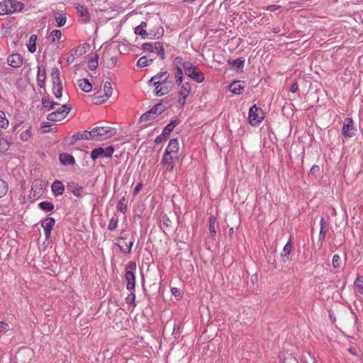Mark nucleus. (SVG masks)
Listing matches in <instances>:
<instances>
[{
  "instance_id": "nucleus-42",
  "label": "nucleus",
  "mask_w": 363,
  "mask_h": 363,
  "mask_svg": "<svg viewBox=\"0 0 363 363\" xmlns=\"http://www.w3.org/2000/svg\"><path fill=\"white\" fill-rule=\"evenodd\" d=\"M92 130L90 131L88 130H84L82 132H78V138L79 140H92Z\"/></svg>"
},
{
  "instance_id": "nucleus-31",
  "label": "nucleus",
  "mask_w": 363,
  "mask_h": 363,
  "mask_svg": "<svg viewBox=\"0 0 363 363\" xmlns=\"http://www.w3.org/2000/svg\"><path fill=\"white\" fill-rule=\"evenodd\" d=\"M154 50H157V55L160 56L161 60L165 59V52L163 43L162 42H155L154 43Z\"/></svg>"
},
{
  "instance_id": "nucleus-52",
  "label": "nucleus",
  "mask_w": 363,
  "mask_h": 363,
  "mask_svg": "<svg viewBox=\"0 0 363 363\" xmlns=\"http://www.w3.org/2000/svg\"><path fill=\"white\" fill-rule=\"evenodd\" d=\"M55 21L58 27L65 26L67 21V17L65 14H60L58 16H55Z\"/></svg>"
},
{
  "instance_id": "nucleus-27",
  "label": "nucleus",
  "mask_w": 363,
  "mask_h": 363,
  "mask_svg": "<svg viewBox=\"0 0 363 363\" xmlns=\"http://www.w3.org/2000/svg\"><path fill=\"white\" fill-rule=\"evenodd\" d=\"M354 286L356 292L359 294L363 296V277L360 275H357L354 282Z\"/></svg>"
},
{
  "instance_id": "nucleus-49",
  "label": "nucleus",
  "mask_w": 363,
  "mask_h": 363,
  "mask_svg": "<svg viewBox=\"0 0 363 363\" xmlns=\"http://www.w3.org/2000/svg\"><path fill=\"white\" fill-rule=\"evenodd\" d=\"M98 67V55H96L88 62V67L90 70H95Z\"/></svg>"
},
{
  "instance_id": "nucleus-36",
  "label": "nucleus",
  "mask_w": 363,
  "mask_h": 363,
  "mask_svg": "<svg viewBox=\"0 0 363 363\" xmlns=\"http://www.w3.org/2000/svg\"><path fill=\"white\" fill-rule=\"evenodd\" d=\"M162 229L166 233V230H169L172 226V221L165 214L162 217Z\"/></svg>"
},
{
  "instance_id": "nucleus-39",
  "label": "nucleus",
  "mask_w": 363,
  "mask_h": 363,
  "mask_svg": "<svg viewBox=\"0 0 363 363\" xmlns=\"http://www.w3.org/2000/svg\"><path fill=\"white\" fill-rule=\"evenodd\" d=\"M52 94L57 99H60L62 95V84H52Z\"/></svg>"
},
{
  "instance_id": "nucleus-47",
  "label": "nucleus",
  "mask_w": 363,
  "mask_h": 363,
  "mask_svg": "<svg viewBox=\"0 0 363 363\" xmlns=\"http://www.w3.org/2000/svg\"><path fill=\"white\" fill-rule=\"evenodd\" d=\"M42 104L44 108L49 107L51 109H54L56 106L59 105L58 103L54 102L52 101H50V100L45 99V98L42 99Z\"/></svg>"
},
{
  "instance_id": "nucleus-3",
  "label": "nucleus",
  "mask_w": 363,
  "mask_h": 363,
  "mask_svg": "<svg viewBox=\"0 0 363 363\" xmlns=\"http://www.w3.org/2000/svg\"><path fill=\"white\" fill-rule=\"evenodd\" d=\"M186 61L183 57L177 56L172 61L173 71L174 74L175 82L177 85H180L183 81L184 71L186 72Z\"/></svg>"
},
{
  "instance_id": "nucleus-35",
  "label": "nucleus",
  "mask_w": 363,
  "mask_h": 363,
  "mask_svg": "<svg viewBox=\"0 0 363 363\" xmlns=\"http://www.w3.org/2000/svg\"><path fill=\"white\" fill-rule=\"evenodd\" d=\"M133 245V241H130L128 243H118L117 245L124 254H129L131 251V248Z\"/></svg>"
},
{
  "instance_id": "nucleus-16",
  "label": "nucleus",
  "mask_w": 363,
  "mask_h": 363,
  "mask_svg": "<svg viewBox=\"0 0 363 363\" xmlns=\"http://www.w3.org/2000/svg\"><path fill=\"white\" fill-rule=\"evenodd\" d=\"M164 32V30L163 27L160 23H157L156 25H154L152 28H149V38L158 39L163 36Z\"/></svg>"
},
{
  "instance_id": "nucleus-6",
  "label": "nucleus",
  "mask_w": 363,
  "mask_h": 363,
  "mask_svg": "<svg viewBox=\"0 0 363 363\" xmlns=\"http://www.w3.org/2000/svg\"><path fill=\"white\" fill-rule=\"evenodd\" d=\"M263 113L255 104L250 107L248 113L249 123L252 126H257L263 120Z\"/></svg>"
},
{
  "instance_id": "nucleus-11",
  "label": "nucleus",
  "mask_w": 363,
  "mask_h": 363,
  "mask_svg": "<svg viewBox=\"0 0 363 363\" xmlns=\"http://www.w3.org/2000/svg\"><path fill=\"white\" fill-rule=\"evenodd\" d=\"M55 223V220L52 217H47L41 222V226L44 230L45 239L47 240H48L50 238L51 232Z\"/></svg>"
},
{
  "instance_id": "nucleus-59",
  "label": "nucleus",
  "mask_w": 363,
  "mask_h": 363,
  "mask_svg": "<svg viewBox=\"0 0 363 363\" xmlns=\"http://www.w3.org/2000/svg\"><path fill=\"white\" fill-rule=\"evenodd\" d=\"M50 127V124L48 122H44L41 124V128L43 130L45 133L50 132L49 128Z\"/></svg>"
},
{
  "instance_id": "nucleus-34",
  "label": "nucleus",
  "mask_w": 363,
  "mask_h": 363,
  "mask_svg": "<svg viewBox=\"0 0 363 363\" xmlns=\"http://www.w3.org/2000/svg\"><path fill=\"white\" fill-rule=\"evenodd\" d=\"M104 96L105 99L103 100V101H106L108 100L112 95V86L110 82H106L104 85Z\"/></svg>"
},
{
  "instance_id": "nucleus-33",
  "label": "nucleus",
  "mask_w": 363,
  "mask_h": 363,
  "mask_svg": "<svg viewBox=\"0 0 363 363\" xmlns=\"http://www.w3.org/2000/svg\"><path fill=\"white\" fill-rule=\"evenodd\" d=\"M38 207L43 211H52L55 208L54 204L50 201H41L38 203Z\"/></svg>"
},
{
  "instance_id": "nucleus-63",
  "label": "nucleus",
  "mask_w": 363,
  "mask_h": 363,
  "mask_svg": "<svg viewBox=\"0 0 363 363\" xmlns=\"http://www.w3.org/2000/svg\"><path fill=\"white\" fill-rule=\"evenodd\" d=\"M320 170V168L318 165H313L311 169H310V172L311 174H314L316 172H318Z\"/></svg>"
},
{
  "instance_id": "nucleus-58",
  "label": "nucleus",
  "mask_w": 363,
  "mask_h": 363,
  "mask_svg": "<svg viewBox=\"0 0 363 363\" xmlns=\"http://www.w3.org/2000/svg\"><path fill=\"white\" fill-rule=\"evenodd\" d=\"M280 7L281 6L279 5L271 4V5H268L265 8V10L267 11H269V12H274V11L278 10Z\"/></svg>"
},
{
  "instance_id": "nucleus-21",
  "label": "nucleus",
  "mask_w": 363,
  "mask_h": 363,
  "mask_svg": "<svg viewBox=\"0 0 363 363\" xmlns=\"http://www.w3.org/2000/svg\"><path fill=\"white\" fill-rule=\"evenodd\" d=\"M46 79L45 68L43 66L38 67L37 83L40 88L45 87Z\"/></svg>"
},
{
  "instance_id": "nucleus-64",
  "label": "nucleus",
  "mask_w": 363,
  "mask_h": 363,
  "mask_svg": "<svg viewBox=\"0 0 363 363\" xmlns=\"http://www.w3.org/2000/svg\"><path fill=\"white\" fill-rule=\"evenodd\" d=\"M89 47V45L88 43H84L82 45V46L79 50L82 52V54H84L86 52V48Z\"/></svg>"
},
{
  "instance_id": "nucleus-10",
  "label": "nucleus",
  "mask_w": 363,
  "mask_h": 363,
  "mask_svg": "<svg viewBox=\"0 0 363 363\" xmlns=\"http://www.w3.org/2000/svg\"><path fill=\"white\" fill-rule=\"evenodd\" d=\"M178 104L181 108H183L186 104V100L191 91V84L188 82L182 83L179 85Z\"/></svg>"
},
{
  "instance_id": "nucleus-8",
  "label": "nucleus",
  "mask_w": 363,
  "mask_h": 363,
  "mask_svg": "<svg viewBox=\"0 0 363 363\" xmlns=\"http://www.w3.org/2000/svg\"><path fill=\"white\" fill-rule=\"evenodd\" d=\"M170 74L167 71L160 72L152 77L151 79L147 82V84L151 86L152 84H157V87L159 86L160 84L165 83V84H173L172 82L169 79Z\"/></svg>"
},
{
  "instance_id": "nucleus-22",
  "label": "nucleus",
  "mask_w": 363,
  "mask_h": 363,
  "mask_svg": "<svg viewBox=\"0 0 363 363\" xmlns=\"http://www.w3.org/2000/svg\"><path fill=\"white\" fill-rule=\"evenodd\" d=\"M292 250L291 238L290 237L288 242L286 243L283 248V252L281 255V260L283 262H286L289 260V255Z\"/></svg>"
},
{
  "instance_id": "nucleus-24",
  "label": "nucleus",
  "mask_w": 363,
  "mask_h": 363,
  "mask_svg": "<svg viewBox=\"0 0 363 363\" xmlns=\"http://www.w3.org/2000/svg\"><path fill=\"white\" fill-rule=\"evenodd\" d=\"M9 13L21 11L24 8V4L20 1L9 0Z\"/></svg>"
},
{
  "instance_id": "nucleus-44",
  "label": "nucleus",
  "mask_w": 363,
  "mask_h": 363,
  "mask_svg": "<svg viewBox=\"0 0 363 363\" xmlns=\"http://www.w3.org/2000/svg\"><path fill=\"white\" fill-rule=\"evenodd\" d=\"M125 198L123 196L117 203V209L123 214L125 213L128 210L127 205L125 203Z\"/></svg>"
},
{
  "instance_id": "nucleus-2",
  "label": "nucleus",
  "mask_w": 363,
  "mask_h": 363,
  "mask_svg": "<svg viewBox=\"0 0 363 363\" xmlns=\"http://www.w3.org/2000/svg\"><path fill=\"white\" fill-rule=\"evenodd\" d=\"M92 130V140L101 141L111 138L116 134V130L109 126H96Z\"/></svg>"
},
{
  "instance_id": "nucleus-38",
  "label": "nucleus",
  "mask_w": 363,
  "mask_h": 363,
  "mask_svg": "<svg viewBox=\"0 0 363 363\" xmlns=\"http://www.w3.org/2000/svg\"><path fill=\"white\" fill-rule=\"evenodd\" d=\"M229 65L236 67L238 69H242L244 67L245 60L242 57H239L232 62H229Z\"/></svg>"
},
{
  "instance_id": "nucleus-32",
  "label": "nucleus",
  "mask_w": 363,
  "mask_h": 363,
  "mask_svg": "<svg viewBox=\"0 0 363 363\" xmlns=\"http://www.w3.org/2000/svg\"><path fill=\"white\" fill-rule=\"evenodd\" d=\"M36 35H31L29 38L28 42L26 44L28 50L31 53H34L36 51Z\"/></svg>"
},
{
  "instance_id": "nucleus-54",
  "label": "nucleus",
  "mask_w": 363,
  "mask_h": 363,
  "mask_svg": "<svg viewBox=\"0 0 363 363\" xmlns=\"http://www.w3.org/2000/svg\"><path fill=\"white\" fill-rule=\"evenodd\" d=\"M62 36V33L60 30H53L50 33V37L52 38L51 42L55 43L56 40H59Z\"/></svg>"
},
{
  "instance_id": "nucleus-18",
  "label": "nucleus",
  "mask_w": 363,
  "mask_h": 363,
  "mask_svg": "<svg viewBox=\"0 0 363 363\" xmlns=\"http://www.w3.org/2000/svg\"><path fill=\"white\" fill-rule=\"evenodd\" d=\"M75 8L77 10L79 16L82 18V21L83 23H89L90 21V16L86 6L85 5L78 4L76 5Z\"/></svg>"
},
{
  "instance_id": "nucleus-28",
  "label": "nucleus",
  "mask_w": 363,
  "mask_h": 363,
  "mask_svg": "<svg viewBox=\"0 0 363 363\" xmlns=\"http://www.w3.org/2000/svg\"><path fill=\"white\" fill-rule=\"evenodd\" d=\"M179 123V120L177 118L175 120H172L170 121L169 123H168L162 130V133L164 135H166L167 137L169 136L170 133L174 130V128L176 127V125Z\"/></svg>"
},
{
  "instance_id": "nucleus-56",
  "label": "nucleus",
  "mask_w": 363,
  "mask_h": 363,
  "mask_svg": "<svg viewBox=\"0 0 363 363\" xmlns=\"http://www.w3.org/2000/svg\"><path fill=\"white\" fill-rule=\"evenodd\" d=\"M141 49L144 52H153L154 51V44L152 43H145L142 45Z\"/></svg>"
},
{
  "instance_id": "nucleus-15",
  "label": "nucleus",
  "mask_w": 363,
  "mask_h": 363,
  "mask_svg": "<svg viewBox=\"0 0 363 363\" xmlns=\"http://www.w3.org/2000/svg\"><path fill=\"white\" fill-rule=\"evenodd\" d=\"M23 57L18 53H13L8 56V65L13 68H19L23 65Z\"/></svg>"
},
{
  "instance_id": "nucleus-5",
  "label": "nucleus",
  "mask_w": 363,
  "mask_h": 363,
  "mask_svg": "<svg viewBox=\"0 0 363 363\" xmlns=\"http://www.w3.org/2000/svg\"><path fill=\"white\" fill-rule=\"evenodd\" d=\"M136 264L134 262H129L125 267V280L126 289L128 291H135Z\"/></svg>"
},
{
  "instance_id": "nucleus-4",
  "label": "nucleus",
  "mask_w": 363,
  "mask_h": 363,
  "mask_svg": "<svg viewBox=\"0 0 363 363\" xmlns=\"http://www.w3.org/2000/svg\"><path fill=\"white\" fill-rule=\"evenodd\" d=\"M186 66V72L184 74L186 77L198 84L204 82L205 75L196 65L188 61Z\"/></svg>"
},
{
  "instance_id": "nucleus-12",
  "label": "nucleus",
  "mask_w": 363,
  "mask_h": 363,
  "mask_svg": "<svg viewBox=\"0 0 363 363\" xmlns=\"http://www.w3.org/2000/svg\"><path fill=\"white\" fill-rule=\"evenodd\" d=\"M67 188L70 193L77 198H81L86 194V193L84 192L83 187L79 186L75 182L71 181L67 182Z\"/></svg>"
},
{
  "instance_id": "nucleus-23",
  "label": "nucleus",
  "mask_w": 363,
  "mask_h": 363,
  "mask_svg": "<svg viewBox=\"0 0 363 363\" xmlns=\"http://www.w3.org/2000/svg\"><path fill=\"white\" fill-rule=\"evenodd\" d=\"M52 191L55 196H61L65 191V186L60 180H55L51 186Z\"/></svg>"
},
{
  "instance_id": "nucleus-41",
  "label": "nucleus",
  "mask_w": 363,
  "mask_h": 363,
  "mask_svg": "<svg viewBox=\"0 0 363 363\" xmlns=\"http://www.w3.org/2000/svg\"><path fill=\"white\" fill-rule=\"evenodd\" d=\"M153 60H148L146 56H143L139 58V60L137 62L138 67L143 68L145 67L148 66L152 62Z\"/></svg>"
},
{
  "instance_id": "nucleus-9",
  "label": "nucleus",
  "mask_w": 363,
  "mask_h": 363,
  "mask_svg": "<svg viewBox=\"0 0 363 363\" xmlns=\"http://www.w3.org/2000/svg\"><path fill=\"white\" fill-rule=\"evenodd\" d=\"M114 148L112 145L106 148L101 147L94 149L91 152L90 157L93 160H96L99 157H111L113 154Z\"/></svg>"
},
{
  "instance_id": "nucleus-14",
  "label": "nucleus",
  "mask_w": 363,
  "mask_h": 363,
  "mask_svg": "<svg viewBox=\"0 0 363 363\" xmlns=\"http://www.w3.org/2000/svg\"><path fill=\"white\" fill-rule=\"evenodd\" d=\"M355 128L351 118H347L342 127V134L347 138H352L355 135Z\"/></svg>"
},
{
  "instance_id": "nucleus-29",
  "label": "nucleus",
  "mask_w": 363,
  "mask_h": 363,
  "mask_svg": "<svg viewBox=\"0 0 363 363\" xmlns=\"http://www.w3.org/2000/svg\"><path fill=\"white\" fill-rule=\"evenodd\" d=\"M51 78L52 84H62V81L60 79V72L57 67H55L52 69Z\"/></svg>"
},
{
  "instance_id": "nucleus-37",
  "label": "nucleus",
  "mask_w": 363,
  "mask_h": 363,
  "mask_svg": "<svg viewBox=\"0 0 363 363\" xmlns=\"http://www.w3.org/2000/svg\"><path fill=\"white\" fill-rule=\"evenodd\" d=\"M11 143L6 138H4L0 133V152H6L10 147Z\"/></svg>"
},
{
  "instance_id": "nucleus-60",
  "label": "nucleus",
  "mask_w": 363,
  "mask_h": 363,
  "mask_svg": "<svg viewBox=\"0 0 363 363\" xmlns=\"http://www.w3.org/2000/svg\"><path fill=\"white\" fill-rule=\"evenodd\" d=\"M298 83L296 82H294L292 84V85L291 86V88H290V91L291 93H296L298 91Z\"/></svg>"
},
{
  "instance_id": "nucleus-57",
  "label": "nucleus",
  "mask_w": 363,
  "mask_h": 363,
  "mask_svg": "<svg viewBox=\"0 0 363 363\" xmlns=\"http://www.w3.org/2000/svg\"><path fill=\"white\" fill-rule=\"evenodd\" d=\"M167 138V137L166 135H164V134L162 133L160 135L156 137V138L155 139V143L157 144L162 143V142L165 141Z\"/></svg>"
},
{
  "instance_id": "nucleus-17",
  "label": "nucleus",
  "mask_w": 363,
  "mask_h": 363,
  "mask_svg": "<svg viewBox=\"0 0 363 363\" xmlns=\"http://www.w3.org/2000/svg\"><path fill=\"white\" fill-rule=\"evenodd\" d=\"M320 226L318 235V242L320 243L321 245L325 239L327 232L328 231L329 229V224L323 218H322L320 220Z\"/></svg>"
},
{
  "instance_id": "nucleus-45",
  "label": "nucleus",
  "mask_w": 363,
  "mask_h": 363,
  "mask_svg": "<svg viewBox=\"0 0 363 363\" xmlns=\"http://www.w3.org/2000/svg\"><path fill=\"white\" fill-rule=\"evenodd\" d=\"M9 0H4L0 2V15H5L9 13Z\"/></svg>"
},
{
  "instance_id": "nucleus-48",
  "label": "nucleus",
  "mask_w": 363,
  "mask_h": 363,
  "mask_svg": "<svg viewBox=\"0 0 363 363\" xmlns=\"http://www.w3.org/2000/svg\"><path fill=\"white\" fill-rule=\"evenodd\" d=\"M9 189L8 184L3 179H0V198L4 196Z\"/></svg>"
},
{
  "instance_id": "nucleus-61",
  "label": "nucleus",
  "mask_w": 363,
  "mask_h": 363,
  "mask_svg": "<svg viewBox=\"0 0 363 363\" xmlns=\"http://www.w3.org/2000/svg\"><path fill=\"white\" fill-rule=\"evenodd\" d=\"M9 325L4 321H0V333L6 331L8 330Z\"/></svg>"
},
{
  "instance_id": "nucleus-46",
  "label": "nucleus",
  "mask_w": 363,
  "mask_h": 363,
  "mask_svg": "<svg viewBox=\"0 0 363 363\" xmlns=\"http://www.w3.org/2000/svg\"><path fill=\"white\" fill-rule=\"evenodd\" d=\"M118 216H113L108 223V229L111 231L115 230L118 227Z\"/></svg>"
},
{
  "instance_id": "nucleus-19",
  "label": "nucleus",
  "mask_w": 363,
  "mask_h": 363,
  "mask_svg": "<svg viewBox=\"0 0 363 363\" xmlns=\"http://www.w3.org/2000/svg\"><path fill=\"white\" fill-rule=\"evenodd\" d=\"M148 25L150 26V22H141L138 26L135 27V33L136 35H141L143 39L149 38L148 31L146 30V28Z\"/></svg>"
},
{
  "instance_id": "nucleus-43",
  "label": "nucleus",
  "mask_w": 363,
  "mask_h": 363,
  "mask_svg": "<svg viewBox=\"0 0 363 363\" xmlns=\"http://www.w3.org/2000/svg\"><path fill=\"white\" fill-rule=\"evenodd\" d=\"M167 108V106L164 105L162 103H158L155 104L152 108V110L156 114L157 116L161 114L163 111H164Z\"/></svg>"
},
{
  "instance_id": "nucleus-7",
  "label": "nucleus",
  "mask_w": 363,
  "mask_h": 363,
  "mask_svg": "<svg viewBox=\"0 0 363 363\" xmlns=\"http://www.w3.org/2000/svg\"><path fill=\"white\" fill-rule=\"evenodd\" d=\"M72 107L69 105L65 104L56 111L49 113L47 119L50 121H60L64 119L70 111Z\"/></svg>"
},
{
  "instance_id": "nucleus-30",
  "label": "nucleus",
  "mask_w": 363,
  "mask_h": 363,
  "mask_svg": "<svg viewBox=\"0 0 363 363\" xmlns=\"http://www.w3.org/2000/svg\"><path fill=\"white\" fill-rule=\"evenodd\" d=\"M157 115L155 114L152 108L145 113H144L140 118L139 121L140 123L147 122L157 118Z\"/></svg>"
},
{
  "instance_id": "nucleus-55",
  "label": "nucleus",
  "mask_w": 363,
  "mask_h": 363,
  "mask_svg": "<svg viewBox=\"0 0 363 363\" xmlns=\"http://www.w3.org/2000/svg\"><path fill=\"white\" fill-rule=\"evenodd\" d=\"M341 259L340 257L335 254L333 257L332 264L335 269H338L340 267Z\"/></svg>"
},
{
  "instance_id": "nucleus-20",
  "label": "nucleus",
  "mask_w": 363,
  "mask_h": 363,
  "mask_svg": "<svg viewBox=\"0 0 363 363\" xmlns=\"http://www.w3.org/2000/svg\"><path fill=\"white\" fill-rule=\"evenodd\" d=\"M244 83L242 81H234L230 84L229 89L233 94L240 95L244 89Z\"/></svg>"
},
{
  "instance_id": "nucleus-40",
  "label": "nucleus",
  "mask_w": 363,
  "mask_h": 363,
  "mask_svg": "<svg viewBox=\"0 0 363 363\" xmlns=\"http://www.w3.org/2000/svg\"><path fill=\"white\" fill-rule=\"evenodd\" d=\"M216 218L214 216H211L209 217V231L211 237H214L216 235Z\"/></svg>"
},
{
  "instance_id": "nucleus-1",
  "label": "nucleus",
  "mask_w": 363,
  "mask_h": 363,
  "mask_svg": "<svg viewBox=\"0 0 363 363\" xmlns=\"http://www.w3.org/2000/svg\"><path fill=\"white\" fill-rule=\"evenodd\" d=\"M179 142L177 138L171 139L161 160V165L165 172H172L179 160Z\"/></svg>"
},
{
  "instance_id": "nucleus-51",
  "label": "nucleus",
  "mask_w": 363,
  "mask_h": 363,
  "mask_svg": "<svg viewBox=\"0 0 363 363\" xmlns=\"http://www.w3.org/2000/svg\"><path fill=\"white\" fill-rule=\"evenodd\" d=\"M129 291L130 293L125 298V301L128 304H131V305H133V307H135L136 306L135 291Z\"/></svg>"
},
{
  "instance_id": "nucleus-13",
  "label": "nucleus",
  "mask_w": 363,
  "mask_h": 363,
  "mask_svg": "<svg viewBox=\"0 0 363 363\" xmlns=\"http://www.w3.org/2000/svg\"><path fill=\"white\" fill-rule=\"evenodd\" d=\"M152 86L155 87L153 94L156 96H162L167 94L172 89L173 84H165V83L160 84L159 86L157 87V84H152Z\"/></svg>"
},
{
  "instance_id": "nucleus-62",
  "label": "nucleus",
  "mask_w": 363,
  "mask_h": 363,
  "mask_svg": "<svg viewBox=\"0 0 363 363\" xmlns=\"http://www.w3.org/2000/svg\"><path fill=\"white\" fill-rule=\"evenodd\" d=\"M142 186H143V184L142 183L138 184L135 186V187L134 188L133 194L134 195L138 194L139 193V191H140V189H142Z\"/></svg>"
},
{
  "instance_id": "nucleus-53",
  "label": "nucleus",
  "mask_w": 363,
  "mask_h": 363,
  "mask_svg": "<svg viewBox=\"0 0 363 363\" xmlns=\"http://www.w3.org/2000/svg\"><path fill=\"white\" fill-rule=\"evenodd\" d=\"M32 136L30 128H28L25 131L21 133L20 138L22 141H28Z\"/></svg>"
},
{
  "instance_id": "nucleus-26",
  "label": "nucleus",
  "mask_w": 363,
  "mask_h": 363,
  "mask_svg": "<svg viewBox=\"0 0 363 363\" xmlns=\"http://www.w3.org/2000/svg\"><path fill=\"white\" fill-rule=\"evenodd\" d=\"M78 86L84 92L89 93L92 89V84L86 78L78 80Z\"/></svg>"
},
{
  "instance_id": "nucleus-25",
  "label": "nucleus",
  "mask_w": 363,
  "mask_h": 363,
  "mask_svg": "<svg viewBox=\"0 0 363 363\" xmlns=\"http://www.w3.org/2000/svg\"><path fill=\"white\" fill-rule=\"evenodd\" d=\"M59 160L63 165H72L75 163L74 157L67 153H62L59 156Z\"/></svg>"
},
{
  "instance_id": "nucleus-50",
  "label": "nucleus",
  "mask_w": 363,
  "mask_h": 363,
  "mask_svg": "<svg viewBox=\"0 0 363 363\" xmlns=\"http://www.w3.org/2000/svg\"><path fill=\"white\" fill-rule=\"evenodd\" d=\"M9 126V121L6 118V114L4 111H0V128H6Z\"/></svg>"
}]
</instances>
